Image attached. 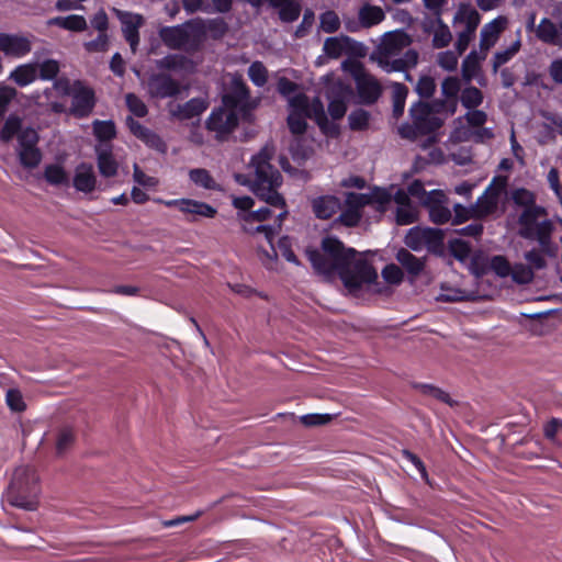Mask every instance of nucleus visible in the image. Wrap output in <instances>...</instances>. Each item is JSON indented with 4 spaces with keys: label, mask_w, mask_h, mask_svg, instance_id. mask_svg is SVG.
<instances>
[{
    "label": "nucleus",
    "mask_w": 562,
    "mask_h": 562,
    "mask_svg": "<svg viewBox=\"0 0 562 562\" xmlns=\"http://www.w3.org/2000/svg\"><path fill=\"white\" fill-rule=\"evenodd\" d=\"M396 260L412 278L418 277L423 272L426 265L425 257H416L405 248H401L397 251Z\"/></svg>",
    "instance_id": "nucleus-31"
},
{
    "label": "nucleus",
    "mask_w": 562,
    "mask_h": 562,
    "mask_svg": "<svg viewBox=\"0 0 562 562\" xmlns=\"http://www.w3.org/2000/svg\"><path fill=\"white\" fill-rule=\"evenodd\" d=\"M195 29L196 41H201L206 36L212 37L213 40L222 38L228 31V24L223 18H214V19H193L192 23Z\"/></svg>",
    "instance_id": "nucleus-23"
},
{
    "label": "nucleus",
    "mask_w": 562,
    "mask_h": 562,
    "mask_svg": "<svg viewBox=\"0 0 562 562\" xmlns=\"http://www.w3.org/2000/svg\"><path fill=\"white\" fill-rule=\"evenodd\" d=\"M392 88V101H393V116L398 119L403 115L406 98L408 94V88L401 82H393Z\"/></svg>",
    "instance_id": "nucleus-41"
},
{
    "label": "nucleus",
    "mask_w": 562,
    "mask_h": 562,
    "mask_svg": "<svg viewBox=\"0 0 562 562\" xmlns=\"http://www.w3.org/2000/svg\"><path fill=\"white\" fill-rule=\"evenodd\" d=\"M521 47V37L520 31H517V38L514 43H512L507 48L497 50L492 58V68L493 72L496 74L501 66L508 63L519 50Z\"/></svg>",
    "instance_id": "nucleus-37"
},
{
    "label": "nucleus",
    "mask_w": 562,
    "mask_h": 562,
    "mask_svg": "<svg viewBox=\"0 0 562 562\" xmlns=\"http://www.w3.org/2000/svg\"><path fill=\"white\" fill-rule=\"evenodd\" d=\"M512 200L513 202L521 206L522 210H532L535 207H541V205L536 203V194L525 188H518L512 191Z\"/></svg>",
    "instance_id": "nucleus-48"
},
{
    "label": "nucleus",
    "mask_w": 562,
    "mask_h": 562,
    "mask_svg": "<svg viewBox=\"0 0 562 562\" xmlns=\"http://www.w3.org/2000/svg\"><path fill=\"white\" fill-rule=\"evenodd\" d=\"M125 103L130 112L137 117H144L148 113L144 101L134 93H127L125 95Z\"/></svg>",
    "instance_id": "nucleus-56"
},
{
    "label": "nucleus",
    "mask_w": 562,
    "mask_h": 562,
    "mask_svg": "<svg viewBox=\"0 0 562 562\" xmlns=\"http://www.w3.org/2000/svg\"><path fill=\"white\" fill-rule=\"evenodd\" d=\"M370 114L368 111L358 109L349 114L348 121L351 130L362 131L368 127Z\"/></svg>",
    "instance_id": "nucleus-58"
},
{
    "label": "nucleus",
    "mask_w": 562,
    "mask_h": 562,
    "mask_svg": "<svg viewBox=\"0 0 562 562\" xmlns=\"http://www.w3.org/2000/svg\"><path fill=\"white\" fill-rule=\"evenodd\" d=\"M494 137L492 127H477L475 130H468L465 126H456L451 133V138L456 142H474L484 143Z\"/></svg>",
    "instance_id": "nucleus-27"
},
{
    "label": "nucleus",
    "mask_w": 562,
    "mask_h": 562,
    "mask_svg": "<svg viewBox=\"0 0 562 562\" xmlns=\"http://www.w3.org/2000/svg\"><path fill=\"white\" fill-rule=\"evenodd\" d=\"M167 106L173 119L187 121L200 116L207 109L209 102L203 98H192L183 104L169 102Z\"/></svg>",
    "instance_id": "nucleus-22"
},
{
    "label": "nucleus",
    "mask_w": 562,
    "mask_h": 562,
    "mask_svg": "<svg viewBox=\"0 0 562 562\" xmlns=\"http://www.w3.org/2000/svg\"><path fill=\"white\" fill-rule=\"evenodd\" d=\"M460 100L462 105L468 110L476 109L483 102V93L476 87H467L462 90Z\"/></svg>",
    "instance_id": "nucleus-50"
},
{
    "label": "nucleus",
    "mask_w": 562,
    "mask_h": 562,
    "mask_svg": "<svg viewBox=\"0 0 562 562\" xmlns=\"http://www.w3.org/2000/svg\"><path fill=\"white\" fill-rule=\"evenodd\" d=\"M416 390H418L423 395L432 397L439 402H442L449 406H454L457 404L456 401H453L448 392L445 390L427 383H417L414 385Z\"/></svg>",
    "instance_id": "nucleus-44"
},
{
    "label": "nucleus",
    "mask_w": 562,
    "mask_h": 562,
    "mask_svg": "<svg viewBox=\"0 0 562 562\" xmlns=\"http://www.w3.org/2000/svg\"><path fill=\"white\" fill-rule=\"evenodd\" d=\"M38 78L37 64L26 63L16 66L9 75V79L19 87H26Z\"/></svg>",
    "instance_id": "nucleus-32"
},
{
    "label": "nucleus",
    "mask_w": 562,
    "mask_h": 562,
    "mask_svg": "<svg viewBox=\"0 0 562 562\" xmlns=\"http://www.w3.org/2000/svg\"><path fill=\"white\" fill-rule=\"evenodd\" d=\"M385 12L380 5L363 2L357 12V19L345 16L344 26L349 33H358L361 30L371 29L385 20Z\"/></svg>",
    "instance_id": "nucleus-12"
},
{
    "label": "nucleus",
    "mask_w": 562,
    "mask_h": 562,
    "mask_svg": "<svg viewBox=\"0 0 562 562\" xmlns=\"http://www.w3.org/2000/svg\"><path fill=\"white\" fill-rule=\"evenodd\" d=\"M38 475L35 469L30 465L18 467L12 474L8 490L10 504L22 509L35 510L38 504Z\"/></svg>",
    "instance_id": "nucleus-8"
},
{
    "label": "nucleus",
    "mask_w": 562,
    "mask_h": 562,
    "mask_svg": "<svg viewBox=\"0 0 562 562\" xmlns=\"http://www.w3.org/2000/svg\"><path fill=\"white\" fill-rule=\"evenodd\" d=\"M189 178L195 186L206 190H217L220 188L210 171L204 168L191 169Z\"/></svg>",
    "instance_id": "nucleus-46"
},
{
    "label": "nucleus",
    "mask_w": 562,
    "mask_h": 562,
    "mask_svg": "<svg viewBox=\"0 0 562 562\" xmlns=\"http://www.w3.org/2000/svg\"><path fill=\"white\" fill-rule=\"evenodd\" d=\"M312 209L319 220H328L340 209V200L335 195H321L312 200Z\"/></svg>",
    "instance_id": "nucleus-28"
},
{
    "label": "nucleus",
    "mask_w": 562,
    "mask_h": 562,
    "mask_svg": "<svg viewBox=\"0 0 562 562\" xmlns=\"http://www.w3.org/2000/svg\"><path fill=\"white\" fill-rule=\"evenodd\" d=\"M423 204L428 211L430 221L435 224H447L452 218L450 200L441 190L428 192Z\"/></svg>",
    "instance_id": "nucleus-13"
},
{
    "label": "nucleus",
    "mask_w": 562,
    "mask_h": 562,
    "mask_svg": "<svg viewBox=\"0 0 562 562\" xmlns=\"http://www.w3.org/2000/svg\"><path fill=\"white\" fill-rule=\"evenodd\" d=\"M93 134L100 144H108L116 136V127L112 120L92 122Z\"/></svg>",
    "instance_id": "nucleus-40"
},
{
    "label": "nucleus",
    "mask_w": 562,
    "mask_h": 562,
    "mask_svg": "<svg viewBox=\"0 0 562 562\" xmlns=\"http://www.w3.org/2000/svg\"><path fill=\"white\" fill-rule=\"evenodd\" d=\"M341 21L333 10H327L319 15V26L325 33H335L339 30Z\"/></svg>",
    "instance_id": "nucleus-52"
},
{
    "label": "nucleus",
    "mask_w": 562,
    "mask_h": 562,
    "mask_svg": "<svg viewBox=\"0 0 562 562\" xmlns=\"http://www.w3.org/2000/svg\"><path fill=\"white\" fill-rule=\"evenodd\" d=\"M37 69L42 80H53L59 72V64L54 59H46L37 65Z\"/></svg>",
    "instance_id": "nucleus-59"
},
{
    "label": "nucleus",
    "mask_w": 562,
    "mask_h": 562,
    "mask_svg": "<svg viewBox=\"0 0 562 562\" xmlns=\"http://www.w3.org/2000/svg\"><path fill=\"white\" fill-rule=\"evenodd\" d=\"M507 178L494 177L484 192L477 198L473 205L475 218H484L494 214L501 201L502 194L506 191Z\"/></svg>",
    "instance_id": "nucleus-11"
},
{
    "label": "nucleus",
    "mask_w": 562,
    "mask_h": 562,
    "mask_svg": "<svg viewBox=\"0 0 562 562\" xmlns=\"http://www.w3.org/2000/svg\"><path fill=\"white\" fill-rule=\"evenodd\" d=\"M53 91H56L61 97L72 95L74 86L71 87L70 81L67 78H59L54 81L52 88L45 89L44 94L47 99H49Z\"/></svg>",
    "instance_id": "nucleus-61"
},
{
    "label": "nucleus",
    "mask_w": 562,
    "mask_h": 562,
    "mask_svg": "<svg viewBox=\"0 0 562 562\" xmlns=\"http://www.w3.org/2000/svg\"><path fill=\"white\" fill-rule=\"evenodd\" d=\"M157 67L159 69L183 72H192L194 70L193 61L187 58L186 56L179 54H171L165 56L164 58L157 61Z\"/></svg>",
    "instance_id": "nucleus-34"
},
{
    "label": "nucleus",
    "mask_w": 562,
    "mask_h": 562,
    "mask_svg": "<svg viewBox=\"0 0 562 562\" xmlns=\"http://www.w3.org/2000/svg\"><path fill=\"white\" fill-rule=\"evenodd\" d=\"M490 269L501 278H506L510 273V265L504 256H493L490 259Z\"/></svg>",
    "instance_id": "nucleus-64"
},
{
    "label": "nucleus",
    "mask_w": 562,
    "mask_h": 562,
    "mask_svg": "<svg viewBox=\"0 0 562 562\" xmlns=\"http://www.w3.org/2000/svg\"><path fill=\"white\" fill-rule=\"evenodd\" d=\"M452 35L449 30V26L441 21H439L438 26L434 31L432 35V46L435 48H442L449 45L451 42Z\"/></svg>",
    "instance_id": "nucleus-53"
},
{
    "label": "nucleus",
    "mask_w": 562,
    "mask_h": 562,
    "mask_svg": "<svg viewBox=\"0 0 562 562\" xmlns=\"http://www.w3.org/2000/svg\"><path fill=\"white\" fill-rule=\"evenodd\" d=\"M416 92L423 98H430L436 91L435 79L430 76H422L415 88Z\"/></svg>",
    "instance_id": "nucleus-63"
},
{
    "label": "nucleus",
    "mask_w": 562,
    "mask_h": 562,
    "mask_svg": "<svg viewBox=\"0 0 562 562\" xmlns=\"http://www.w3.org/2000/svg\"><path fill=\"white\" fill-rule=\"evenodd\" d=\"M192 23L193 19L180 25L165 26L159 31V36L169 48H183L191 40L196 41L195 29Z\"/></svg>",
    "instance_id": "nucleus-15"
},
{
    "label": "nucleus",
    "mask_w": 562,
    "mask_h": 562,
    "mask_svg": "<svg viewBox=\"0 0 562 562\" xmlns=\"http://www.w3.org/2000/svg\"><path fill=\"white\" fill-rule=\"evenodd\" d=\"M98 168L101 176L105 178L114 177L117 173V162L115 161L112 147L109 144H99L95 146Z\"/></svg>",
    "instance_id": "nucleus-29"
},
{
    "label": "nucleus",
    "mask_w": 562,
    "mask_h": 562,
    "mask_svg": "<svg viewBox=\"0 0 562 562\" xmlns=\"http://www.w3.org/2000/svg\"><path fill=\"white\" fill-rule=\"evenodd\" d=\"M223 106L211 112L206 127L216 139L226 140L235 131L239 120L250 122L251 112L257 102L251 99L250 90L241 76H234L228 91L222 98Z\"/></svg>",
    "instance_id": "nucleus-3"
},
{
    "label": "nucleus",
    "mask_w": 562,
    "mask_h": 562,
    "mask_svg": "<svg viewBox=\"0 0 562 562\" xmlns=\"http://www.w3.org/2000/svg\"><path fill=\"white\" fill-rule=\"evenodd\" d=\"M508 25V18L505 15H497L488 23L484 24L480 32V53L485 58L488 50L493 48L498 42L502 33Z\"/></svg>",
    "instance_id": "nucleus-17"
},
{
    "label": "nucleus",
    "mask_w": 562,
    "mask_h": 562,
    "mask_svg": "<svg viewBox=\"0 0 562 562\" xmlns=\"http://www.w3.org/2000/svg\"><path fill=\"white\" fill-rule=\"evenodd\" d=\"M364 198L363 207L373 205L376 211L384 212L392 202L391 193L385 189L374 188L370 193H357Z\"/></svg>",
    "instance_id": "nucleus-36"
},
{
    "label": "nucleus",
    "mask_w": 562,
    "mask_h": 562,
    "mask_svg": "<svg viewBox=\"0 0 562 562\" xmlns=\"http://www.w3.org/2000/svg\"><path fill=\"white\" fill-rule=\"evenodd\" d=\"M71 98L70 113L76 117H87L92 112L95 104V98L91 88L77 81L74 83Z\"/></svg>",
    "instance_id": "nucleus-21"
},
{
    "label": "nucleus",
    "mask_w": 562,
    "mask_h": 562,
    "mask_svg": "<svg viewBox=\"0 0 562 562\" xmlns=\"http://www.w3.org/2000/svg\"><path fill=\"white\" fill-rule=\"evenodd\" d=\"M554 231L555 221L550 217L544 206L522 210L518 216V235L536 241L543 251L550 249Z\"/></svg>",
    "instance_id": "nucleus-6"
},
{
    "label": "nucleus",
    "mask_w": 562,
    "mask_h": 562,
    "mask_svg": "<svg viewBox=\"0 0 562 562\" xmlns=\"http://www.w3.org/2000/svg\"><path fill=\"white\" fill-rule=\"evenodd\" d=\"M411 43V36L402 30L387 32L371 58L389 74L408 70L418 63V53L415 49L408 48L403 53Z\"/></svg>",
    "instance_id": "nucleus-5"
},
{
    "label": "nucleus",
    "mask_w": 562,
    "mask_h": 562,
    "mask_svg": "<svg viewBox=\"0 0 562 562\" xmlns=\"http://www.w3.org/2000/svg\"><path fill=\"white\" fill-rule=\"evenodd\" d=\"M394 201L397 203L395 211V222L397 225H409L418 220V211L414 206L407 193L403 190H397L394 195Z\"/></svg>",
    "instance_id": "nucleus-25"
},
{
    "label": "nucleus",
    "mask_w": 562,
    "mask_h": 562,
    "mask_svg": "<svg viewBox=\"0 0 562 562\" xmlns=\"http://www.w3.org/2000/svg\"><path fill=\"white\" fill-rule=\"evenodd\" d=\"M352 40L347 35L328 37L324 42V54L333 59L339 58L351 47Z\"/></svg>",
    "instance_id": "nucleus-35"
},
{
    "label": "nucleus",
    "mask_w": 562,
    "mask_h": 562,
    "mask_svg": "<svg viewBox=\"0 0 562 562\" xmlns=\"http://www.w3.org/2000/svg\"><path fill=\"white\" fill-rule=\"evenodd\" d=\"M110 44V36L106 32L98 33L94 40L83 43V47L89 53H103L106 52Z\"/></svg>",
    "instance_id": "nucleus-57"
},
{
    "label": "nucleus",
    "mask_w": 562,
    "mask_h": 562,
    "mask_svg": "<svg viewBox=\"0 0 562 562\" xmlns=\"http://www.w3.org/2000/svg\"><path fill=\"white\" fill-rule=\"evenodd\" d=\"M463 121L467 122L468 130H475L484 126L487 122V114L482 110L471 109L463 116L457 117L454 122L456 124H459V126H463Z\"/></svg>",
    "instance_id": "nucleus-47"
},
{
    "label": "nucleus",
    "mask_w": 562,
    "mask_h": 562,
    "mask_svg": "<svg viewBox=\"0 0 562 562\" xmlns=\"http://www.w3.org/2000/svg\"><path fill=\"white\" fill-rule=\"evenodd\" d=\"M364 198L355 192H348L345 196V207L338 217L335 218V225L345 227H356L362 218Z\"/></svg>",
    "instance_id": "nucleus-18"
},
{
    "label": "nucleus",
    "mask_w": 562,
    "mask_h": 562,
    "mask_svg": "<svg viewBox=\"0 0 562 562\" xmlns=\"http://www.w3.org/2000/svg\"><path fill=\"white\" fill-rule=\"evenodd\" d=\"M535 32L541 43L562 48V23L557 24L549 18H542Z\"/></svg>",
    "instance_id": "nucleus-24"
},
{
    "label": "nucleus",
    "mask_w": 562,
    "mask_h": 562,
    "mask_svg": "<svg viewBox=\"0 0 562 562\" xmlns=\"http://www.w3.org/2000/svg\"><path fill=\"white\" fill-rule=\"evenodd\" d=\"M115 14L121 22L125 41L128 43L132 53H136L139 44V29L144 24V18L140 14L121 10H115Z\"/></svg>",
    "instance_id": "nucleus-20"
},
{
    "label": "nucleus",
    "mask_w": 562,
    "mask_h": 562,
    "mask_svg": "<svg viewBox=\"0 0 562 562\" xmlns=\"http://www.w3.org/2000/svg\"><path fill=\"white\" fill-rule=\"evenodd\" d=\"M72 184L77 191L90 193L95 189L97 178L93 166L81 162L75 169Z\"/></svg>",
    "instance_id": "nucleus-26"
},
{
    "label": "nucleus",
    "mask_w": 562,
    "mask_h": 562,
    "mask_svg": "<svg viewBox=\"0 0 562 562\" xmlns=\"http://www.w3.org/2000/svg\"><path fill=\"white\" fill-rule=\"evenodd\" d=\"M248 77L256 87H263L268 81V69L263 63L256 60L248 68Z\"/></svg>",
    "instance_id": "nucleus-51"
},
{
    "label": "nucleus",
    "mask_w": 562,
    "mask_h": 562,
    "mask_svg": "<svg viewBox=\"0 0 562 562\" xmlns=\"http://www.w3.org/2000/svg\"><path fill=\"white\" fill-rule=\"evenodd\" d=\"M286 123L290 132L300 136L306 132L307 119H313L321 127H324L327 117L324 110V104L319 98H310L303 93H296L290 99L288 105Z\"/></svg>",
    "instance_id": "nucleus-7"
},
{
    "label": "nucleus",
    "mask_w": 562,
    "mask_h": 562,
    "mask_svg": "<svg viewBox=\"0 0 562 562\" xmlns=\"http://www.w3.org/2000/svg\"><path fill=\"white\" fill-rule=\"evenodd\" d=\"M76 439L75 429L71 426H63L56 435V454H65L74 445Z\"/></svg>",
    "instance_id": "nucleus-42"
},
{
    "label": "nucleus",
    "mask_w": 562,
    "mask_h": 562,
    "mask_svg": "<svg viewBox=\"0 0 562 562\" xmlns=\"http://www.w3.org/2000/svg\"><path fill=\"white\" fill-rule=\"evenodd\" d=\"M404 243L413 251L427 249L434 254H441L443 250V233L438 228L414 226L407 231Z\"/></svg>",
    "instance_id": "nucleus-10"
},
{
    "label": "nucleus",
    "mask_w": 562,
    "mask_h": 562,
    "mask_svg": "<svg viewBox=\"0 0 562 562\" xmlns=\"http://www.w3.org/2000/svg\"><path fill=\"white\" fill-rule=\"evenodd\" d=\"M440 110L439 102H415L409 108L408 121L397 127L398 135L409 142H418L423 150L430 148L438 142L437 131L443 124V120L438 115Z\"/></svg>",
    "instance_id": "nucleus-4"
},
{
    "label": "nucleus",
    "mask_w": 562,
    "mask_h": 562,
    "mask_svg": "<svg viewBox=\"0 0 562 562\" xmlns=\"http://www.w3.org/2000/svg\"><path fill=\"white\" fill-rule=\"evenodd\" d=\"M18 156L20 164L26 169L36 168L42 161V151L36 147H19Z\"/></svg>",
    "instance_id": "nucleus-45"
},
{
    "label": "nucleus",
    "mask_w": 562,
    "mask_h": 562,
    "mask_svg": "<svg viewBox=\"0 0 562 562\" xmlns=\"http://www.w3.org/2000/svg\"><path fill=\"white\" fill-rule=\"evenodd\" d=\"M278 10L282 22L291 23L299 19L301 14V4L294 0H279V5H271Z\"/></svg>",
    "instance_id": "nucleus-39"
},
{
    "label": "nucleus",
    "mask_w": 562,
    "mask_h": 562,
    "mask_svg": "<svg viewBox=\"0 0 562 562\" xmlns=\"http://www.w3.org/2000/svg\"><path fill=\"white\" fill-rule=\"evenodd\" d=\"M42 177L49 186L53 187L69 184V175L60 162L45 165Z\"/></svg>",
    "instance_id": "nucleus-33"
},
{
    "label": "nucleus",
    "mask_w": 562,
    "mask_h": 562,
    "mask_svg": "<svg viewBox=\"0 0 562 562\" xmlns=\"http://www.w3.org/2000/svg\"><path fill=\"white\" fill-rule=\"evenodd\" d=\"M147 87L149 95L157 99L177 97L181 90L179 81L162 72L149 76Z\"/></svg>",
    "instance_id": "nucleus-19"
},
{
    "label": "nucleus",
    "mask_w": 562,
    "mask_h": 562,
    "mask_svg": "<svg viewBox=\"0 0 562 562\" xmlns=\"http://www.w3.org/2000/svg\"><path fill=\"white\" fill-rule=\"evenodd\" d=\"M305 254L318 274L327 278L337 274L352 294L363 284H371L378 279L375 269L364 255L346 247L337 237H324L319 249L307 248Z\"/></svg>",
    "instance_id": "nucleus-2"
},
{
    "label": "nucleus",
    "mask_w": 562,
    "mask_h": 562,
    "mask_svg": "<svg viewBox=\"0 0 562 562\" xmlns=\"http://www.w3.org/2000/svg\"><path fill=\"white\" fill-rule=\"evenodd\" d=\"M21 117L15 114H10L0 130V139L4 143L10 142L19 132H21Z\"/></svg>",
    "instance_id": "nucleus-49"
},
{
    "label": "nucleus",
    "mask_w": 562,
    "mask_h": 562,
    "mask_svg": "<svg viewBox=\"0 0 562 562\" xmlns=\"http://www.w3.org/2000/svg\"><path fill=\"white\" fill-rule=\"evenodd\" d=\"M451 207L453 209L452 218L450 220L452 225L461 224L470 218H475L473 205L464 206L460 203H454Z\"/></svg>",
    "instance_id": "nucleus-55"
},
{
    "label": "nucleus",
    "mask_w": 562,
    "mask_h": 562,
    "mask_svg": "<svg viewBox=\"0 0 562 562\" xmlns=\"http://www.w3.org/2000/svg\"><path fill=\"white\" fill-rule=\"evenodd\" d=\"M513 280L519 284H528L533 279V271L531 267L526 266L524 263H516L513 268H510V273Z\"/></svg>",
    "instance_id": "nucleus-54"
},
{
    "label": "nucleus",
    "mask_w": 562,
    "mask_h": 562,
    "mask_svg": "<svg viewBox=\"0 0 562 562\" xmlns=\"http://www.w3.org/2000/svg\"><path fill=\"white\" fill-rule=\"evenodd\" d=\"M157 202L162 203L167 207H177L183 214L190 215V221H195L198 217L213 218L217 213L216 209L212 205L192 199H158Z\"/></svg>",
    "instance_id": "nucleus-16"
},
{
    "label": "nucleus",
    "mask_w": 562,
    "mask_h": 562,
    "mask_svg": "<svg viewBox=\"0 0 562 562\" xmlns=\"http://www.w3.org/2000/svg\"><path fill=\"white\" fill-rule=\"evenodd\" d=\"M460 91V82L457 77H447L441 83V92L447 101L439 103V108L446 109L447 115L454 114L458 105L457 97Z\"/></svg>",
    "instance_id": "nucleus-30"
},
{
    "label": "nucleus",
    "mask_w": 562,
    "mask_h": 562,
    "mask_svg": "<svg viewBox=\"0 0 562 562\" xmlns=\"http://www.w3.org/2000/svg\"><path fill=\"white\" fill-rule=\"evenodd\" d=\"M454 20H459L464 24V31L475 34V31L481 23V15L472 7H462L458 11Z\"/></svg>",
    "instance_id": "nucleus-43"
},
{
    "label": "nucleus",
    "mask_w": 562,
    "mask_h": 562,
    "mask_svg": "<svg viewBox=\"0 0 562 562\" xmlns=\"http://www.w3.org/2000/svg\"><path fill=\"white\" fill-rule=\"evenodd\" d=\"M32 35L0 32V53L5 57L20 59L32 50Z\"/></svg>",
    "instance_id": "nucleus-14"
},
{
    "label": "nucleus",
    "mask_w": 562,
    "mask_h": 562,
    "mask_svg": "<svg viewBox=\"0 0 562 562\" xmlns=\"http://www.w3.org/2000/svg\"><path fill=\"white\" fill-rule=\"evenodd\" d=\"M459 60V53H454L452 50H445L438 54L437 63L438 65L447 70L453 71L457 69Z\"/></svg>",
    "instance_id": "nucleus-60"
},
{
    "label": "nucleus",
    "mask_w": 562,
    "mask_h": 562,
    "mask_svg": "<svg viewBox=\"0 0 562 562\" xmlns=\"http://www.w3.org/2000/svg\"><path fill=\"white\" fill-rule=\"evenodd\" d=\"M342 67L353 78L360 102L367 105L375 103L382 94L379 80L359 60L345 61Z\"/></svg>",
    "instance_id": "nucleus-9"
},
{
    "label": "nucleus",
    "mask_w": 562,
    "mask_h": 562,
    "mask_svg": "<svg viewBox=\"0 0 562 562\" xmlns=\"http://www.w3.org/2000/svg\"><path fill=\"white\" fill-rule=\"evenodd\" d=\"M272 157L273 147L268 145L252 156L250 165L254 169V176L250 180V188L258 199L280 210L273 223H266L272 215L269 207H260L256 211L251 210L255 204L252 198L236 196L233 199V205L238 210L237 221L243 232L254 238L263 239L270 245V251H260L261 261L268 268H271L278 257L273 240L280 233L282 223L289 213L285 199L279 193V188L282 184V176L280 171L270 164Z\"/></svg>",
    "instance_id": "nucleus-1"
},
{
    "label": "nucleus",
    "mask_w": 562,
    "mask_h": 562,
    "mask_svg": "<svg viewBox=\"0 0 562 562\" xmlns=\"http://www.w3.org/2000/svg\"><path fill=\"white\" fill-rule=\"evenodd\" d=\"M7 405L13 412H22L25 409V403L22 393L18 389H9L5 393Z\"/></svg>",
    "instance_id": "nucleus-62"
},
{
    "label": "nucleus",
    "mask_w": 562,
    "mask_h": 562,
    "mask_svg": "<svg viewBox=\"0 0 562 562\" xmlns=\"http://www.w3.org/2000/svg\"><path fill=\"white\" fill-rule=\"evenodd\" d=\"M49 24L72 32H83L87 29V21L85 16L77 14L53 18L49 20Z\"/></svg>",
    "instance_id": "nucleus-38"
}]
</instances>
